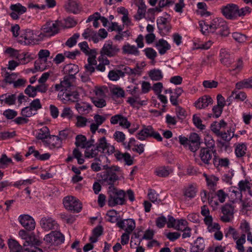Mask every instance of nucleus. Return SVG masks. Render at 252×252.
<instances>
[{
    "mask_svg": "<svg viewBox=\"0 0 252 252\" xmlns=\"http://www.w3.org/2000/svg\"><path fill=\"white\" fill-rule=\"evenodd\" d=\"M75 108L81 114L89 113L91 110V105L87 103L81 102L75 104Z\"/></svg>",
    "mask_w": 252,
    "mask_h": 252,
    "instance_id": "c85d7f7f",
    "label": "nucleus"
},
{
    "mask_svg": "<svg viewBox=\"0 0 252 252\" xmlns=\"http://www.w3.org/2000/svg\"><path fill=\"white\" fill-rule=\"evenodd\" d=\"M117 212L115 210H110L107 212L106 215L108 217V220L111 222L114 223L118 220Z\"/></svg>",
    "mask_w": 252,
    "mask_h": 252,
    "instance_id": "603ef678",
    "label": "nucleus"
},
{
    "mask_svg": "<svg viewBox=\"0 0 252 252\" xmlns=\"http://www.w3.org/2000/svg\"><path fill=\"white\" fill-rule=\"evenodd\" d=\"M222 15L227 19H234L237 18L238 6L233 3H229L222 6L220 8Z\"/></svg>",
    "mask_w": 252,
    "mask_h": 252,
    "instance_id": "1a4fd4ad",
    "label": "nucleus"
},
{
    "mask_svg": "<svg viewBox=\"0 0 252 252\" xmlns=\"http://www.w3.org/2000/svg\"><path fill=\"white\" fill-rule=\"evenodd\" d=\"M43 240L49 246H58L64 242V236L60 231H52L45 236Z\"/></svg>",
    "mask_w": 252,
    "mask_h": 252,
    "instance_id": "423d86ee",
    "label": "nucleus"
},
{
    "mask_svg": "<svg viewBox=\"0 0 252 252\" xmlns=\"http://www.w3.org/2000/svg\"><path fill=\"white\" fill-rule=\"evenodd\" d=\"M3 116H4L7 119H13L17 115V112L12 109H7L5 110L3 113Z\"/></svg>",
    "mask_w": 252,
    "mask_h": 252,
    "instance_id": "0e129e2a",
    "label": "nucleus"
},
{
    "mask_svg": "<svg viewBox=\"0 0 252 252\" xmlns=\"http://www.w3.org/2000/svg\"><path fill=\"white\" fill-rule=\"evenodd\" d=\"M8 244L10 252H24L22 246L15 240L9 239Z\"/></svg>",
    "mask_w": 252,
    "mask_h": 252,
    "instance_id": "2f4dec72",
    "label": "nucleus"
},
{
    "mask_svg": "<svg viewBox=\"0 0 252 252\" xmlns=\"http://www.w3.org/2000/svg\"><path fill=\"white\" fill-rule=\"evenodd\" d=\"M115 157L118 160L120 161L123 160L125 162V164L128 166L133 164V158L127 153H122L119 151H117L115 153Z\"/></svg>",
    "mask_w": 252,
    "mask_h": 252,
    "instance_id": "a211bd4d",
    "label": "nucleus"
},
{
    "mask_svg": "<svg viewBox=\"0 0 252 252\" xmlns=\"http://www.w3.org/2000/svg\"><path fill=\"white\" fill-rule=\"evenodd\" d=\"M211 32H216L222 36H227L229 33V30L226 22L221 18L214 19L210 23Z\"/></svg>",
    "mask_w": 252,
    "mask_h": 252,
    "instance_id": "20e7f679",
    "label": "nucleus"
},
{
    "mask_svg": "<svg viewBox=\"0 0 252 252\" xmlns=\"http://www.w3.org/2000/svg\"><path fill=\"white\" fill-rule=\"evenodd\" d=\"M199 26L201 29V32L203 34H205L208 32H211V27L210 26V24L204 21H201L199 22Z\"/></svg>",
    "mask_w": 252,
    "mask_h": 252,
    "instance_id": "052dcab7",
    "label": "nucleus"
},
{
    "mask_svg": "<svg viewBox=\"0 0 252 252\" xmlns=\"http://www.w3.org/2000/svg\"><path fill=\"white\" fill-rule=\"evenodd\" d=\"M18 42L21 44L30 45L35 43V38L33 31L29 29L26 30L17 39Z\"/></svg>",
    "mask_w": 252,
    "mask_h": 252,
    "instance_id": "9d476101",
    "label": "nucleus"
},
{
    "mask_svg": "<svg viewBox=\"0 0 252 252\" xmlns=\"http://www.w3.org/2000/svg\"><path fill=\"white\" fill-rule=\"evenodd\" d=\"M232 37L235 41L240 43L245 42L247 39V36L245 34L237 32L232 34Z\"/></svg>",
    "mask_w": 252,
    "mask_h": 252,
    "instance_id": "e2e57ef3",
    "label": "nucleus"
},
{
    "mask_svg": "<svg viewBox=\"0 0 252 252\" xmlns=\"http://www.w3.org/2000/svg\"><path fill=\"white\" fill-rule=\"evenodd\" d=\"M108 77L110 80L117 81L120 77H124V74L120 70H112L109 71Z\"/></svg>",
    "mask_w": 252,
    "mask_h": 252,
    "instance_id": "ea45409f",
    "label": "nucleus"
},
{
    "mask_svg": "<svg viewBox=\"0 0 252 252\" xmlns=\"http://www.w3.org/2000/svg\"><path fill=\"white\" fill-rule=\"evenodd\" d=\"M18 221L21 225L28 231L35 228V222L33 218L27 214L21 215L18 217Z\"/></svg>",
    "mask_w": 252,
    "mask_h": 252,
    "instance_id": "9b49d317",
    "label": "nucleus"
},
{
    "mask_svg": "<svg viewBox=\"0 0 252 252\" xmlns=\"http://www.w3.org/2000/svg\"><path fill=\"white\" fill-rule=\"evenodd\" d=\"M157 23L158 28L160 30H164L168 32L171 29L169 22L165 18L160 17L159 19H158Z\"/></svg>",
    "mask_w": 252,
    "mask_h": 252,
    "instance_id": "473e14b6",
    "label": "nucleus"
},
{
    "mask_svg": "<svg viewBox=\"0 0 252 252\" xmlns=\"http://www.w3.org/2000/svg\"><path fill=\"white\" fill-rule=\"evenodd\" d=\"M192 121L194 125L200 129L203 130L205 129V126L202 125V120L200 117L197 115L194 114L193 116Z\"/></svg>",
    "mask_w": 252,
    "mask_h": 252,
    "instance_id": "6e6d98bb",
    "label": "nucleus"
},
{
    "mask_svg": "<svg viewBox=\"0 0 252 252\" xmlns=\"http://www.w3.org/2000/svg\"><path fill=\"white\" fill-rule=\"evenodd\" d=\"M191 245L190 252H203L205 248V241L202 237H197Z\"/></svg>",
    "mask_w": 252,
    "mask_h": 252,
    "instance_id": "dca6fc26",
    "label": "nucleus"
},
{
    "mask_svg": "<svg viewBox=\"0 0 252 252\" xmlns=\"http://www.w3.org/2000/svg\"><path fill=\"white\" fill-rule=\"evenodd\" d=\"M233 209L231 205L225 204L221 208V212L223 216L221 217V220L224 222H229L230 221V217L233 216Z\"/></svg>",
    "mask_w": 252,
    "mask_h": 252,
    "instance_id": "6ab92c4d",
    "label": "nucleus"
},
{
    "mask_svg": "<svg viewBox=\"0 0 252 252\" xmlns=\"http://www.w3.org/2000/svg\"><path fill=\"white\" fill-rule=\"evenodd\" d=\"M63 26V24L60 21H50L47 22L43 26L42 30L44 32L48 33L50 35H54L58 33Z\"/></svg>",
    "mask_w": 252,
    "mask_h": 252,
    "instance_id": "6e6552de",
    "label": "nucleus"
},
{
    "mask_svg": "<svg viewBox=\"0 0 252 252\" xmlns=\"http://www.w3.org/2000/svg\"><path fill=\"white\" fill-rule=\"evenodd\" d=\"M97 54L96 50L95 49H93L91 50V52H90L89 54L88 55L89 56L88 58V63L93 65H96L97 63V62L95 60L96 56Z\"/></svg>",
    "mask_w": 252,
    "mask_h": 252,
    "instance_id": "49530a36",
    "label": "nucleus"
},
{
    "mask_svg": "<svg viewBox=\"0 0 252 252\" xmlns=\"http://www.w3.org/2000/svg\"><path fill=\"white\" fill-rule=\"evenodd\" d=\"M247 147L244 144H239L236 147L235 152L238 158L243 157L246 154Z\"/></svg>",
    "mask_w": 252,
    "mask_h": 252,
    "instance_id": "c03bdc74",
    "label": "nucleus"
},
{
    "mask_svg": "<svg viewBox=\"0 0 252 252\" xmlns=\"http://www.w3.org/2000/svg\"><path fill=\"white\" fill-rule=\"evenodd\" d=\"M216 155V150H210L208 148H201L199 157L201 161L206 164H210L212 159V155Z\"/></svg>",
    "mask_w": 252,
    "mask_h": 252,
    "instance_id": "ddd939ff",
    "label": "nucleus"
},
{
    "mask_svg": "<svg viewBox=\"0 0 252 252\" xmlns=\"http://www.w3.org/2000/svg\"><path fill=\"white\" fill-rule=\"evenodd\" d=\"M50 134L49 128L44 126L38 130V132L36 135V138L38 140H41L44 143V141L47 140Z\"/></svg>",
    "mask_w": 252,
    "mask_h": 252,
    "instance_id": "bb28decb",
    "label": "nucleus"
},
{
    "mask_svg": "<svg viewBox=\"0 0 252 252\" xmlns=\"http://www.w3.org/2000/svg\"><path fill=\"white\" fill-rule=\"evenodd\" d=\"M79 33H75L66 41L65 44L69 47H72L77 43V39L79 37Z\"/></svg>",
    "mask_w": 252,
    "mask_h": 252,
    "instance_id": "4d7b16f0",
    "label": "nucleus"
},
{
    "mask_svg": "<svg viewBox=\"0 0 252 252\" xmlns=\"http://www.w3.org/2000/svg\"><path fill=\"white\" fill-rule=\"evenodd\" d=\"M65 10L69 12L77 14L80 11L79 3L77 0H67L65 4Z\"/></svg>",
    "mask_w": 252,
    "mask_h": 252,
    "instance_id": "f3484780",
    "label": "nucleus"
},
{
    "mask_svg": "<svg viewBox=\"0 0 252 252\" xmlns=\"http://www.w3.org/2000/svg\"><path fill=\"white\" fill-rule=\"evenodd\" d=\"M232 237L234 240H236V249L239 251V252H244L245 251L243 244L246 242V235L245 234H242L239 239H238V233L236 231L233 233L232 234Z\"/></svg>",
    "mask_w": 252,
    "mask_h": 252,
    "instance_id": "412c9836",
    "label": "nucleus"
},
{
    "mask_svg": "<svg viewBox=\"0 0 252 252\" xmlns=\"http://www.w3.org/2000/svg\"><path fill=\"white\" fill-rule=\"evenodd\" d=\"M204 143L206 146L204 148H208L210 150H216L215 140L211 135H207L205 137Z\"/></svg>",
    "mask_w": 252,
    "mask_h": 252,
    "instance_id": "37998d69",
    "label": "nucleus"
},
{
    "mask_svg": "<svg viewBox=\"0 0 252 252\" xmlns=\"http://www.w3.org/2000/svg\"><path fill=\"white\" fill-rule=\"evenodd\" d=\"M16 76V74L14 73H12L10 74L8 72H5L4 74V81L7 83L10 84H13L14 82V80L15 79Z\"/></svg>",
    "mask_w": 252,
    "mask_h": 252,
    "instance_id": "69168bd1",
    "label": "nucleus"
},
{
    "mask_svg": "<svg viewBox=\"0 0 252 252\" xmlns=\"http://www.w3.org/2000/svg\"><path fill=\"white\" fill-rule=\"evenodd\" d=\"M183 193L185 196L192 198L196 195V189L193 185L190 184L184 188Z\"/></svg>",
    "mask_w": 252,
    "mask_h": 252,
    "instance_id": "f704fd0d",
    "label": "nucleus"
},
{
    "mask_svg": "<svg viewBox=\"0 0 252 252\" xmlns=\"http://www.w3.org/2000/svg\"><path fill=\"white\" fill-rule=\"evenodd\" d=\"M156 47L159 54L163 55L169 49L170 45L166 40L161 39L157 43Z\"/></svg>",
    "mask_w": 252,
    "mask_h": 252,
    "instance_id": "c756f323",
    "label": "nucleus"
},
{
    "mask_svg": "<svg viewBox=\"0 0 252 252\" xmlns=\"http://www.w3.org/2000/svg\"><path fill=\"white\" fill-rule=\"evenodd\" d=\"M61 98L65 101L75 102L79 98V94L76 92H69L66 91L63 92Z\"/></svg>",
    "mask_w": 252,
    "mask_h": 252,
    "instance_id": "cd10ccee",
    "label": "nucleus"
},
{
    "mask_svg": "<svg viewBox=\"0 0 252 252\" xmlns=\"http://www.w3.org/2000/svg\"><path fill=\"white\" fill-rule=\"evenodd\" d=\"M16 59L19 61L20 63L26 64L30 62L32 58L31 55L28 52L19 53Z\"/></svg>",
    "mask_w": 252,
    "mask_h": 252,
    "instance_id": "c9c22d12",
    "label": "nucleus"
},
{
    "mask_svg": "<svg viewBox=\"0 0 252 252\" xmlns=\"http://www.w3.org/2000/svg\"><path fill=\"white\" fill-rule=\"evenodd\" d=\"M174 5L176 12L182 13L186 4L184 2V0H174Z\"/></svg>",
    "mask_w": 252,
    "mask_h": 252,
    "instance_id": "09e8293b",
    "label": "nucleus"
},
{
    "mask_svg": "<svg viewBox=\"0 0 252 252\" xmlns=\"http://www.w3.org/2000/svg\"><path fill=\"white\" fill-rule=\"evenodd\" d=\"M92 102L98 108H102L106 105V101L103 98L94 97L92 99Z\"/></svg>",
    "mask_w": 252,
    "mask_h": 252,
    "instance_id": "13d9d810",
    "label": "nucleus"
},
{
    "mask_svg": "<svg viewBox=\"0 0 252 252\" xmlns=\"http://www.w3.org/2000/svg\"><path fill=\"white\" fill-rule=\"evenodd\" d=\"M104 140L105 137H102L98 140L95 147H94L92 149L90 148L86 149L84 153L85 158H94L95 160L100 161V159L96 158V157L98 155L99 152L101 154H104L103 148L106 145Z\"/></svg>",
    "mask_w": 252,
    "mask_h": 252,
    "instance_id": "39448f33",
    "label": "nucleus"
},
{
    "mask_svg": "<svg viewBox=\"0 0 252 252\" xmlns=\"http://www.w3.org/2000/svg\"><path fill=\"white\" fill-rule=\"evenodd\" d=\"M213 99L207 95H204L199 98L197 101L195 102V106L198 109H203L207 107L210 104H212Z\"/></svg>",
    "mask_w": 252,
    "mask_h": 252,
    "instance_id": "4be33fe9",
    "label": "nucleus"
},
{
    "mask_svg": "<svg viewBox=\"0 0 252 252\" xmlns=\"http://www.w3.org/2000/svg\"><path fill=\"white\" fill-rule=\"evenodd\" d=\"M172 172V169L168 167H160L157 168L155 171L156 175L159 177H165Z\"/></svg>",
    "mask_w": 252,
    "mask_h": 252,
    "instance_id": "58836bf2",
    "label": "nucleus"
},
{
    "mask_svg": "<svg viewBox=\"0 0 252 252\" xmlns=\"http://www.w3.org/2000/svg\"><path fill=\"white\" fill-rule=\"evenodd\" d=\"M202 85L205 88H215L218 85V82L215 80H205L203 82Z\"/></svg>",
    "mask_w": 252,
    "mask_h": 252,
    "instance_id": "680f3d73",
    "label": "nucleus"
},
{
    "mask_svg": "<svg viewBox=\"0 0 252 252\" xmlns=\"http://www.w3.org/2000/svg\"><path fill=\"white\" fill-rule=\"evenodd\" d=\"M40 224L41 227L46 231L56 229L58 227V224L56 221L49 217L42 218L40 220Z\"/></svg>",
    "mask_w": 252,
    "mask_h": 252,
    "instance_id": "4468645a",
    "label": "nucleus"
},
{
    "mask_svg": "<svg viewBox=\"0 0 252 252\" xmlns=\"http://www.w3.org/2000/svg\"><path fill=\"white\" fill-rule=\"evenodd\" d=\"M207 185L212 191H215L216 189V186L219 178L215 176L210 177H206Z\"/></svg>",
    "mask_w": 252,
    "mask_h": 252,
    "instance_id": "4c0bfd02",
    "label": "nucleus"
},
{
    "mask_svg": "<svg viewBox=\"0 0 252 252\" xmlns=\"http://www.w3.org/2000/svg\"><path fill=\"white\" fill-rule=\"evenodd\" d=\"M63 203L65 208L69 211L79 213L82 209L81 204L79 200L72 196L64 197Z\"/></svg>",
    "mask_w": 252,
    "mask_h": 252,
    "instance_id": "0eeeda50",
    "label": "nucleus"
},
{
    "mask_svg": "<svg viewBox=\"0 0 252 252\" xmlns=\"http://www.w3.org/2000/svg\"><path fill=\"white\" fill-rule=\"evenodd\" d=\"M126 227L125 229L127 233H131L135 227V223L133 219L126 220Z\"/></svg>",
    "mask_w": 252,
    "mask_h": 252,
    "instance_id": "3c124183",
    "label": "nucleus"
},
{
    "mask_svg": "<svg viewBox=\"0 0 252 252\" xmlns=\"http://www.w3.org/2000/svg\"><path fill=\"white\" fill-rule=\"evenodd\" d=\"M61 116L63 118H66L70 119L73 117V112L70 108L65 107L63 110Z\"/></svg>",
    "mask_w": 252,
    "mask_h": 252,
    "instance_id": "338daca9",
    "label": "nucleus"
},
{
    "mask_svg": "<svg viewBox=\"0 0 252 252\" xmlns=\"http://www.w3.org/2000/svg\"><path fill=\"white\" fill-rule=\"evenodd\" d=\"M32 109L34 111L36 112L38 110L41 109L42 108V105L40 103V99L38 98L35 99L33 100L30 103L29 105Z\"/></svg>",
    "mask_w": 252,
    "mask_h": 252,
    "instance_id": "bf43d9fd",
    "label": "nucleus"
},
{
    "mask_svg": "<svg viewBox=\"0 0 252 252\" xmlns=\"http://www.w3.org/2000/svg\"><path fill=\"white\" fill-rule=\"evenodd\" d=\"M73 78H72V77L66 75L63 77V81H62L60 83V84H57L56 85V90H60L61 88H63L66 90H67V89L69 88L71 86V82L70 81L71 79H73Z\"/></svg>",
    "mask_w": 252,
    "mask_h": 252,
    "instance_id": "72a5a7b5",
    "label": "nucleus"
},
{
    "mask_svg": "<svg viewBox=\"0 0 252 252\" xmlns=\"http://www.w3.org/2000/svg\"><path fill=\"white\" fill-rule=\"evenodd\" d=\"M34 111L32 108L29 106L23 108L21 110V114L25 117L28 118L36 114L35 112L33 113Z\"/></svg>",
    "mask_w": 252,
    "mask_h": 252,
    "instance_id": "5fc2aeb1",
    "label": "nucleus"
},
{
    "mask_svg": "<svg viewBox=\"0 0 252 252\" xmlns=\"http://www.w3.org/2000/svg\"><path fill=\"white\" fill-rule=\"evenodd\" d=\"M146 57L153 62L154 61L155 58L157 56L156 51L152 48H147L144 50Z\"/></svg>",
    "mask_w": 252,
    "mask_h": 252,
    "instance_id": "8fccbe9b",
    "label": "nucleus"
},
{
    "mask_svg": "<svg viewBox=\"0 0 252 252\" xmlns=\"http://www.w3.org/2000/svg\"><path fill=\"white\" fill-rule=\"evenodd\" d=\"M200 138L196 133H190L189 137L188 147L192 152L198 150L200 146Z\"/></svg>",
    "mask_w": 252,
    "mask_h": 252,
    "instance_id": "f8f14e48",
    "label": "nucleus"
},
{
    "mask_svg": "<svg viewBox=\"0 0 252 252\" xmlns=\"http://www.w3.org/2000/svg\"><path fill=\"white\" fill-rule=\"evenodd\" d=\"M108 205L111 207L118 205H123L126 203L125 192L121 189L118 190L115 188H113L108 193Z\"/></svg>",
    "mask_w": 252,
    "mask_h": 252,
    "instance_id": "7ed1b4c3",
    "label": "nucleus"
},
{
    "mask_svg": "<svg viewBox=\"0 0 252 252\" xmlns=\"http://www.w3.org/2000/svg\"><path fill=\"white\" fill-rule=\"evenodd\" d=\"M188 222L185 219H174V229L178 231H183L188 226Z\"/></svg>",
    "mask_w": 252,
    "mask_h": 252,
    "instance_id": "e433bc0d",
    "label": "nucleus"
},
{
    "mask_svg": "<svg viewBox=\"0 0 252 252\" xmlns=\"http://www.w3.org/2000/svg\"><path fill=\"white\" fill-rule=\"evenodd\" d=\"M4 96H5L4 99H3V101H4V102L9 105H13L15 103V101L16 99V94H12L7 95L6 94H2L1 96H0L1 97H3Z\"/></svg>",
    "mask_w": 252,
    "mask_h": 252,
    "instance_id": "de8ad7c7",
    "label": "nucleus"
},
{
    "mask_svg": "<svg viewBox=\"0 0 252 252\" xmlns=\"http://www.w3.org/2000/svg\"><path fill=\"white\" fill-rule=\"evenodd\" d=\"M123 54H131L138 56L139 54V51L137 48L134 45H131L127 43L123 46Z\"/></svg>",
    "mask_w": 252,
    "mask_h": 252,
    "instance_id": "7c9ffc66",
    "label": "nucleus"
},
{
    "mask_svg": "<svg viewBox=\"0 0 252 252\" xmlns=\"http://www.w3.org/2000/svg\"><path fill=\"white\" fill-rule=\"evenodd\" d=\"M174 106L177 119L181 121L185 119L187 115V112L184 108L179 105L177 99H174Z\"/></svg>",
    "mask_w": 252,
    "mask_h": 252,
    "instance_id": "b1692460",
    "label": "nucleus"
},
{
    "mask_svg": "<svg viewBox=\"0 0 252 252\" xmlns=\"http://www.w3.org/2000/svg\"><path fill=\"white\" fill-rule=\"evenodd\" d=\"M78 46L80 48L81 50L86 55H88L91 52V50L89 47L88 43L86 41H83L79 43Z\"/></svg>",
    "mask_w": 252,
    "mask_h": 252,
    "instance_id": "774afa93",
    "label": "nucleus"
},
{
    "mask_svg": "<svg viewBox=\"0 0 252 252\" xmlns=\"http://www.w3.org/2000/svg\"><path fill=\"white\" fill-rule=\"evenodd\" d=\"M110 122L112 125L119 124L120 126L125 128H128L131 126V124L127 120V118L121 114L112 116L110 119Z\"/></svg>",
    "mask_w": 252,
    "mask_h": 252,
    "instance_id": "2eb2a0df",
    "label": "nucleus"
},
{
    "mask_svg": "<svg viewBox=\"0 0 252 252\" xmlns=\"http://www.w3.org/2000/svg\"><path fill=\"white\" fill-rule=\"evenodd\" d=\"M64 72L69 74L72 78H75V75L79 72V69L77 65L72 63L66 64L63 68Z\"/></svg>",
    "mask_w": 252,
    "mask_h": 252,
    "instance_id": "a878e982",
    "label": "nucleus"
},
{
    "mask_svg": "<svg viewBox=\"0 0 252 252\" xmlns=\"http://www.w3.org/2000/svg\"><path fill=\"white\" fill-rule=\"evenodd\" d=\"M75 144L77 147L85 148V142H86V137L83 135H78L75 138Z\"/></svg>",
    "mask_w": 252,
    "mask_h": 252,
    "instance_id": "a18cd8bd",
    "label": "nucleus"
},
{
    "mask_svg": "<svg viewBox=\"0 0 252 252\" xmlns=\"http://www.w3.org/2000/svg\"><path fill=\"white\" fill-rule=\"evenodd\" d=\"M153 129V128L151 126H143L142 129L136 135L137 138L140 140H144L147 138L151 137Z\"/></svg>",
    "mask_w": 252,
    "mask_h": 252,
    "instance_id": "aec40b11",
    "label": "nucleus"
},
{
    "mask_svg": "<svg viewBox=\"0 0 252 252\" xmlns=\"http://www.w3.org/2000/svg\"><path fill=\"white\" fill-rule=\"evenodd\" d=\"M149 75L152 80L159 81L162 78V74L159 69H154L150 71Z\"/></svg>",
    "mask_w": 252,
    "mask_h": 252,
    "instance_id": "a19ab883",
    "label": "nucleus"
},
{
    "mask_svg": "<svg viewBox=\"0 0 252 252\" xmlns=\"http://www.w3.org/2000/svg\"><path fill=\"white\" fill-rule=\"evenodd\" d=\"M10 8L11 10L17 13L19 15H22L27 11L26 7L22 6L20 3H18L14 4H11Z\"/></svg>",
    "mask_w": 252,
    "mask_h": 252,
    "instance_id": "79ce46f5",
    "label": "nucleus"
},
{
    "mask_svg": "<svg viewBox=\"0 0 252 252\" xmlns=\"http://www.w3.org/2000/svg\"><path fill=\"white\" fill-rule=\"evenodd\" d=\"M120 51V49L117 45L113 44L111 41L106 42L100 50L101 55L98 58L99 63L96 65V69L101 72L104 71L105 65H109L110 62L106 57L104 56L113 57L116 56Z\"/></svg>",
    "mask_w": 252,
    "mask_h": 252,
    "instance_id": "f257e3e1",
    "label": "nucleus"
},
{
    "mask_svg": "<svg viewBox=\"0 0 252 252\" xmlns=\"http://www.w3.org/2000/svg\"><path fill=\"white\" fill-rule=\"evenodd\" d=\"M25 93L28 95L29 97H34L37 95L36 90L35 87L29 85L27 86L24 91Z\"/></svg>",
    "mask_w": 252,
    "mask_h": 252,
    "instance_id": "864d4df0",
    "label": "nucleus"
},
{
    "mask_svg": "<svg viewBox=\"0 0 252 252\" xmlns=\"http://www.w3.org/2000/svg\"><path fill=\"white\" fill-rule=\"evenodd\" d=\"M25 242L23 244V246L26 247L29 246L30 247L34 246H40L41 242L33 234H29L26 239L25 240Z\"/></svg>",
    "mask_w": 252,
    "mask_h": 252,
    "instance_id": "393cba45",
    "label": "nucleus"
},
{
    "mask_svg": "<svg viewBox=\"0 0 252 252\" xmlns=\"http://www.w3.org/2000/svg\"><path fill=\"white\" fill-rule=\"evenodd\" d=\"M120 171V167L118 166H112L111 168L97 174L99 175V181L104 185L112 186L119 179L115 172Z\"/></svg>",
    "mask_w": 252,
    "mask_h": 252,
    "instance_id": "f03ea898",
    "label": "nucleus"
},
{
    "mask_svg": "<svg viewBox=\"0 0 252 252\" xmlns=\"http://www.w3.org/2000/svg\"><path fill=\"white\" fill-rule=\"evenodd\" d=\"M44 144L47 146H52L53 147H60L62 145L61 140L58 136L54 135H49L48 138L44 141Z\"/></svg>",
    "mask_w": 252,
    "mask_h": 252,
    "instance_id": "5701e85b",
    "label": "nucleus"
}]
</instances>
